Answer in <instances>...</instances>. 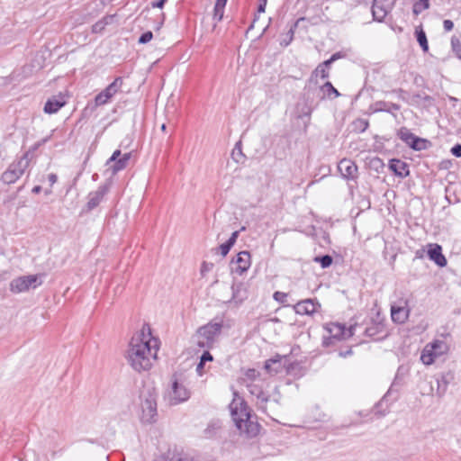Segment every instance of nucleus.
I'll return each instance as SVG.
<instances>
[{"instance_id": "obj_1", "label": "nucleus", "mask_w": 461, "mask_h": 461, "mask_svg": "<svg viewBox=\"0 0 461 461\" xmlns=\"http://www.w3.org/2000/svg\"><path fill=\"white\" fill-rule=\"evenodd\" d=\"M159 341L152 336L151 328L144 323L140 331L131 339L126 353L130 366L137 372L149 370L157 358Z\"/></svg>"}, {"instance_id": "obj_2", "label": "nucleus", "mask_w": 461, "mask_h": 461, "mask_svg": "<svg viewBox=\"0 0 461 461\" xmlns=\"http://www.w3.org/2000/svg\"><path fill=\"white\" fill-rule=\"evenodd\" d=\"M229 407L232 420L240 434L254 438L259 433L260 425L252 419L246 402L237 392L233 393V399Z\"/></svg>"}, {"instance_id": "obj_3", "label": "nucleus", "mask_w": 461, "mask_h": 461, "mask_svg": "<svg viewBox=\"0 0 461 461\" xmlns=\"http://www.w3.org/2000/svg\"><path fill=\"white\" fill-rule=\"evenodd\" d=\"M157 390L152 386H146L140 394V420L143 423H154L157 420Z\"/></svg>"}, {"instance_id": "obj_4", "label": "nucleus", "mask_w": 461, "mask_h": 461, "mask_svg": "<svg viewBox=\"0 0 461 461\" xmlns=\"http://www.w3.org/2000/svg\"><path fill=\"white\" fill-rule=\"evenodd\" d=\"M249 393L256 397V405L260 411L267 410V402H271V411H275L279 406V400H281V394L277 387L275 388L273 393L270 395L264 392L263 388L255 384L250 383L247 384Z\"/></svg>"}, {"instance_id": "obj_5", "label": "nucleus", "mask_w": 461, "mask_h": 461, "mask_svg": "<svg viewBox=\"0 0 461 461\" xmlns=\"http://www.w3.org/2000/svg\"><path fill=\"white\" fill-rule=\"evenodd\" d=\"M222 321H212L200 327L195 334V342L200 348H211L221 332Z\"/></svg>"}, {"instance_id": "obj_6", "label": "nucleus", "mask_w": 461, "mask_h": 461, "mask_svg": "<svg viewBox=\"0 0 461 461\" xmlns=\"http://www.w3.org/2000/svg\"><path fill=\"white\" fill-rule=\"evenodd\" d=\"M29 165V154L25 153L9 165L7 169L2 174L1 180L6 185L15 183L24 174Z\"/></svg>"}, {"instance_id": "obj_7", "label": "nucleus", "mask_w": 461, "mask_h": 461, "mask_svg": "<svg viewBox=\"0 0 461 461\" xmlns=\"http://www.w3.org/2000/svg\"><path fill=\"white\" fill-rule=\"evenodd\" d=\"M447 350L448 346L444 340L436 339L424 347L420 354V360L424 365H431L438 357L447 353Z\"/></svg>"}, {"instance_id": "obj_8", "label": "nucleus", "mask_w": 461, "mask_h": 461, "mask_svg": "<svg viewBox=\"0 0 461 461\" xmlns=\"http://www.w3.org/2000/svg\"><path fill=\"white\" fill-rule=\"evenodd\" d=\"M41 284V282L39 281L37 275L23 276L12 280L10 283V290L16 294L23 293L31 288L34 289L38 287Z\"/></svg>"}, {"instance_id": "obj_9", "label": "nucleus", "mask_w": 461, "mask_h": 461, "mask_svg": "<svg viewBox=\"0 0 461 461\" xmlns=\"http://www.w3.org/2000/svg\"><path fill=\"white\" fill-rule=\"evenodd\" d=\"M122 84L123 78L122 77H117L109 86L95 96V105L100 106L108 104L113 97L121 91Z\"/></svg>"}, {"instance_id": "obj_10", "label": "nucleus", "mask_w": 461, "mask_h": 461, "mask_svg": "<svg viewBox=\"0 0 461 461\" xmlns=\"http://www.w3.org/2000/svg\"><path fill=\"white\" fill-rule=\"evenodd\" d=\"M190 398V391L183 383L174 380L167 394L168 402L171 405H176L187 401Z\"/></svg>"}, {"instance_id": "obj_11", "label": "nucleus", "mask_w": 461, "mask_h": 461, "mask_svg": "<svg viewBox=\"0 0 461 461\" xmlns=\"http://www.w3.org/2000/svg\"><path fill=\"white\" fill-rule=\"evenodd\" d=\"M397 136L412 149L422 150L427 148V140L415 136L406 127L400 128Z\"/></svg>"}, {"instance_id": "obj_12", "label": "nucleus", "mask_w": 461, "mask_h": 461, "mask_svg": "<svg viewBox=\"0 0 461 461\" xmlns=\"http://www.w3.org/2000/svg\"><path fill=\"white\" fill-rule=\"evenodd\" d=\"M131 156V152L122 154L120 149H116L107 160L106 165L114 175L127 167Z\"/></svg>"}, {"instance_id": "obj_13", "label": "nucleus", "mask_w": 461, "mask_h": 461, "mask_svg": "<svg viewBox=\"0 0 461 461\" xmlns=\"http://www.w3.org/2000/svg\"><path fill=\"white\" fill-rule=\"evenodd\" d=\"M354 329L355 326L346 328L345 325L335 322L329 323L326 327L330 337L338 340H344L351 338L354 334Z\"/></svg>"}, {"instance_id": "obj_14", "label": "nucleus", "mask_w": 461, "mask_h": 461, "mask_svg": "<svg viewBox=\"0 0 461 461\" xmlns=\"http://www.w3.org/2000/svg\"><path fill=\"white\" fill-rule=\"evenodd\" d=\"M395 0H374L372 14L375 20L382 22L392 11Z\"/></svg>"}, {"instance_id": "obj_15", "label": "nucleus", "mask_w": 461, "mask_h": 461, "mask_svg": "<svg viewBox=\"0 0 461 461\" xmlns=\"http://www.w3.org/2000/svg\"><path fill=\"white\" fill-rule=\"evenodd\" d=\"M338 170L345 179L353 180L357 177V167L351 159H341L339 162Z\"/></svg>"}, {"instance_id": "obj_16", "label": "nucleus", "mask_w": 461, "mask_h": 461, "mask_svg": "<svg viewBox=\"0 0 461 461\" xmlns=\"http://www.w3.org/2000/svg\"><path fill=\"white\" fill-rule=\"evenodd\" d=\"M109 190L108 185H100L95 191H93L88 194L87 196V203L86 207L88 211L94 210L95 207H97L100 203L103 201L104 195L107 194Z\"/></svg>"}, {"instance_id": "obj_17", "label": "nucleus", "mask_w": 461, "mask_h": 461, "mask_svg": "<svg viewBox=\"0 0 461 461\" xmlns=\"http://www.w3.org/2000/svg\"><path fill=\"white\" fill-rule=\"evenodd\" d=\"M235 267V272L241 275L246 272L251 265V256L249 251H240L235 260L232 262Z\"/></svg>"}, {"instance_id": "obj_18", "label": "nucleus", "mask_w": 461, "mask_h": 461, "mask_svg": "<svg viewBox=\"0 0 461 461\" xmlns=\"http://www.w3.org/2000/svg\"><path fill=\"white\" fill-rule=\"evenodd\" d=\"M428 256L430 260L434 261L438 267H445L447 259L442 254V249L438 244H429L428 249Z\"/></svg>"}, {"instance_id": "obj_19", "label": "nucleus", "mask_w": 461, "mask_h": 461, "mask_svg": "<svg viewBox=\"0 0 461 461\" xmlns=\"http://www.w3.org/2000/svg\"><path fill=\"white\" fill-rule=\"evenodd\" d=\"M65 104V96L59 94V95L52 96L46 102L44 105V112L50 114L55 113Z\"/></svg>"}, {"instance_id": "obj_20", "label": "nucleus", "mask_w": 461, "mask_h": 461, "mask_svg": "<svg viewBox=\"0 0 461 461\" xmlns=\"http://www.w3.org/2000/svg\"><path fill=\"white\" fill-rule=\"evenodd\" d=\"M410 310L405 306L392 305L391 317L393 322L404 323L409 318Z\"/></svg>"}, {"instance_id": "obj_21", "label": "nucleus", "mask_w": 461, "mask_h": 461, "mask_svg": "<svg viewBox=\"0 0 461 461\" xmlns=\"http://www.w3.org/2000/svg\"><path fill=\"white\" fill-rule=\"evenodd\" d=\"M372 111L374 113L378 112H386L391 114H393L394 117H396V114L394 112L399 111L401 106L397 104L391 103V102H385V101H377L374 103L371 107Z\"/></svg>"}, {"instance_id": "obj_22", "label": "nucleus", "mask_w": 461, "mask_h": 461, "mask_svg": "<svg viewBox=\"0 0 461 461\" xmlns=\"http://www.w3.org/2000/svg\"><path fill=\"white\" fill-rule=\"evenodd\" d=\"M318 306L320 305L317 303H314L313 300L306 299L297 303L294 305V310L298 314L311 315L316 312Z\"/></svg>"}, {"instance_id": "obj_23", "label": "nucleus", "mask_w": 461, "mask_h": 461, "mask_svg": "<svg viewBox=\"0 0 461 461\" xmlns=\"http://www.w3.org/2000/svg\"><path fill=\"white\" fill-rule=\"evenodd\" d=\"M389 168L400 177H406L410 174L408 164L401 159H391Z\"/></svg>"}, {"instance_id": "obj_24", "label": "nucleus", "mask_w": 461, "mask_h": 461, "mask_svg": "<svg viewBox=\"0 0 461 461\" xmlns=\"http://www.w3.org/2000/svg\"><path fill=\"white\" fill-rule=\"evenodd\" d=\"M282 357L276 356L274 358L268 359L265 363V369L271 374H277L281 368Z\"/></svg>"}, {"instance_id": "obj_25", "label": "nucleus", "mask_w": 461, "mask_h": 461, "mask_svg": "<svg viewBox=\"0 0 461 461\" xmlns=\"http://www.w3.org/2000/svg\"><path fill=\"white\" fill-rule=\"evenodd\" d=\"M415 35L417 41L419 42L420 48L423 51L427 52L429 50V44L426 33L421 26H417L415 28Z\"/></svg>"}, {"instance_id": "obj_26", "label": "nucleus", "mask_w": 461, "mask_h": 461, "mask_svg": "<svg viewBox=\"0 0 461 461\" xmlns=\"http://www.w3.org/2000/svg\"><path fill=\"white\" fill-rule=\"evenodd\" d=\"M429 0H418L414 3L412 12L415 15L420 14L424 10L428 9L429 6Z\"/></svg>"}, {"instance_id": "obj_27", "label": "nucleus", "mask_w": 461, "mask_h": 461, "mask_svg": "<svg viewBox=\"0 0 461 461\" xmlns=\"http://www.w3.org/2000/svg\"><path fill=\"white\" fill-rule=\"evenodd\" d=\"M232 289V299L237 302H241L244 298L243 294H241V292L245 294V290L243 289L242 284L233 285L231 286Z\"/></svg>"}, {"instance_id": "obj_28", "label": "nucleus", "mask_w": 461, "mask_h": 461, "mask_svg": "<svg viewBox=\"0 0 461 461\" xmlns=\"http://www.w3.org/2000/svg\"><path fill=\"white\" fill-rule=\"evenodd\" d=\"M321 90L327 95V96L330 97L331 95H334V97L339 96V91L332 86L330 82H326L322 86Z\"/></svg>"}, {"instance_id": "obj_29", "label": "nucleus", "mask_w": 461, "mask_h": 461, "mask_svg": "<svg viewBox=\"0 0 461 461\" xmlns=\"http://www.w3.org/2000/svg\"><path fill=\"white\" fill-rule=\"evenodd\" d=\"M231 156H232V158L236 162H238V163L242 162V158H244V155L242 153L240 142L235 145V148L233 149V150L231 152Z\"/></svg>"}, {"instance_id": "obj_30", "label": "nucleus", "mask_w": 461, "mask_h": 461, "mask_svg": "<svg viewBox=\"0 0 461 461\" xmlns=\"http://www.w3.org/2000/svg\"><path fill=\"white\" fill-rule=\"evenodd\" d=\"M384 326L382 324H375L370 327H367L365 330L366 334L369 337H374L378 333L382 332Z\"/></svg>"}, {"instance_id": "obj_31", "label": "nucleus", "mask_w": 461, "mask_h": 461, "mask_svg": "<svg viewBox=\"0 0 461 461\" xmlns=\"http://www.w3.org/2000/svg\"><path fill=\"white\" fill-rule=\"evenodd\" d=\"M316 262H319L322 268L329 267L332 264V258L330 255H324L321 257H317L314 259Z\"/></svg>"}, {"instance_id": "obj_32", "label": "nucleus", "mask_w": 461, "mask_h": 461, "mask_svg": "<svg viewBox=\"0 0 461 461\" xmlns=\"http://www.w3.org/2000/svg\"><path fill=\"white\" fill-rule=\"evenodd\" d=\"M451 46H452L453 52L456 54V56L458 59H461V45H460L459 39L457 37H456V36L452 37Z\"/></svg>"}, {"instance_id": "obj_33", "label": "nucleus", "mask_w": 461, "mask_h": 461, "mask_svg": "<svg viewBox=\"0 0 461 461\" xmlns=\"http://www.w3.org/2000/svg\"><path fill=\"white\" fill-rule=\"evenodd\" d=\"M317 75H320L321 78H327L329 77V69L326 67H323L322 65H319L315 71Z\"/></svg>"}, {"instance_id": "obj_34", "label": "nucleus", "mask_w": 461, "mask_h": 461, "mask_svg": "<svg viewBox=\"0 0 461 461\" xmlns=\"http://www.w3.org/2000/svg\"><path fill=\"white\" fill-rule=\"evenodd\" d=\"M273 298L280 303H285L286 302L287 294L276 291L274 293Z\"/></svg>"}, {"instance_id": "obj_35", "label": "nucleus", "mask_w": 461, "mask_h": 461, "mask_svg": "<svg viewBox=\"0 0 461 461\" xmlns=\"http://www.w3.org/2000/svg\"><path fill=\"white\" fill-rule=\"evenodd\" d=\"M153 38V34L151 32H144L139 39V43L140 44H146L151 41Z\"/></svg>"}, {"instance_id": "obj_36", "label": "nucleus", "mask_w": 461, "mask_h": 461, "mask_svg": "<svg viewBox=\"0 0 461 461\" xmlns=\"http://www.w3.org/2000/svg\"><path fill=\"white\" fill-rule=\"evenodd\" d=\"M231 247H232V245L230 243H229L228 241H226L225 243L221 244L218 249L220 250V253L221 254V256L225 257L230 250Z\"/></svg>"}, {"instance_id": "obj_37", "label": "nucleus", "mask_w": 461, "mask_h": 461, "mask_svg": "<svg viewBox=\"0 0 461 461\" xmlns=\"http://www.w3.org/2000/svg\"><path fill=\"white\" fill-rule=\"evenodd\" d=\"M105 26L104 24L103 23V22L100 20L98 22H96L93 26H92V32L94 33H101L103 32V31L104 30Z\"/></svg>"}, {"instance_id": "obj_38", "label": "nucleus", "mask_w": 461, "mask_h": 461, "mask_svg": "<svg viewBox=\"0 0 461 461\" xmlns=\"http://www.w3.org/2000/svg\"><path fill=\"white\" fill-rule=\"evenodd\" d=\"M223 14H224V9L222 8H217L214 6V9H213V19L216 21V22H220L221 21L222 17H223Z\"/></svg>"}, {"instance_id": "obj_39", "label": "nucleus", "mask_w": 461, "mask_h": 461, "mask_svg": "<svg viewBox=\"0 0 461 461\" xmlns=\"http://www.w3.org/2000/svg\"><path fill=\"white\" fill-rule=\"evenodd\" d=\"M280 410V405L276 409L275 411H271V402H267V411H262L264 413H266L267 415H268L269 417H271L273 420H275L273 418V415H276L278 413Z\"/></svg>"}, {"instance_id": "obj_40", "label": "nucleus", "mask_w": 461, "mask_h": 461, "mask_svg": "<svg viewBox=\"0 0 461 461\" xmlns=\"http://www.w3.org/2000/svg\"><path fill=\"white\" fill-rule=\"evenodd\" d=\"M202 362H212L213 360L212 355L209 351H204L201 356Z\"/></svg>"}, {"instance_id": "obj_41", "label": "nucleus", "mask_w": 461, "mask_h": 461, "mask_svg": "<svg viewBox=\"0 0 461 461\" xmlns=\"http://www.w3.org/2000/svg\"><path fill=\"white\" fill-rule=\"evenodd\" d=\"M259 375V373L256 369H249L246 372V377L251 380L256 379Z\"/></svg>"}, {"instance_id": "obj_42", "label": "nucleus", "mask_w": 461, "mask_h": 461, "mask_svg": "<svg viewBox=\"0 0 461 461\" xmlns=\"http://www.w3.org/2000/svg\"><path fill=\"white\" fill-rule=\"evenodd\" d=\"M451 152L456 158H461V144H459V143L456 144L452 148Z\"/></svg>"}, {"instance_id": "obj_43", "label": "nucleus", "mask_w": 461, "mask_h": 461, "mask_svg": "<svg viewBox=\"0 0 461 461\" xmlns=\"http://www.w3.org/2000/svg\"><path fill=\"white\" fill-rule=\"evenodd\" d=\"M204 366H205V362H202V359H200V362L198 363V365L196 366V372L200 376H202L205 373Z\"/></svg>"}, {"instance_id": "obj_44", "label": "nucleus", "mask_w": 461, "mask_h": 461, "mask_svg": "<svg viewBox=\"0 0 461 461\" xmlns=\"http://www.w3.org/2000/svg\"><path fill=\"white\" fill-rule=\"evenodd\" d=\"M213 267V264L212 263H207V262H203L202 264V267H201V273L202 275H203L205 272H208L210 271Z\"/></svg>"}, {"instance_id": "obj_45", "label": "nucleus", "mask_w": 461, "mask_h": 461, "mask_svg": "<svg viewBox=\"0 0 461 461\" xmlns=\"http://www.w3.org/2000/svg\"><path fill=\"white\" fill-rule=\"evenodd\" d=\"M114 17H115L114 14L106 15L101 21L103 22L104 26H106V25L111 24V23H113Z\"/></svg>"}, {"instance_id": "obj_46", "label": "nucleus", "mask_w": 461, "mask_h": 461, "mask_svg": "<svg viewBox=\"0 0 461 461\" xmlns=\"http://www.w3.org/2000/svg\"><path fill=\"white\" fill-rule=\"evenodd\" d=\"M443 27L446 32H450L454 28V23L451 20H444Z\"/></svg>"}, {"instance_id": "obj_47", "label": "nucleus", "mask_w": 461, "mask_h": 461, "mask_svg": "<svg viewBox=\"0 0 461 461\" xmlns=\"http://www.w3.org/2000/svg\"><path fill=\"white\" fill-rule=\"evenodd\" d=\"M356 123L358 124V127L361 129L362 131L368 127V122L363 119L357 121Z\"/></svg>"}, {"instance_id": "obj_48", "label": "nucleus", "mask_w": 461, "mask_h": 461, "mask_svg": "<svg viewBox=\"0 0 461 461\" xmlns=\"http://www.w3.org/2000/svg\"><path fill=\"white\" fill-rule=\"evenodd\" d=\"M239 233H240L239 230L232 232L231 236L230 237V239L227 241L233 246L238 239Z\"/></svg>"}, {"instance_id": "obj_49", "label": "nucleus", "mask_w": 461, "mask_h": 461, "mask_svg": "<svg viewBox=\"0 0 461 461\" xmlns=\"http://www.w3.org/2000/svg\"><path fill=\"white\" fill-rule=\"evenodd\" d=\"M48 180H49L50 185H53L58 181V176L56 174L51 173L48 176Z\"/></svg>"}, {"instance_id": "obj_50", "label": "nucleus", "mask_w": 461, "mask_h": 461, "mask_svg": "<svg viewBox=\"0 0 461 461\" xmlns=\"http://www.w3.org/2000/svg\"><path fill=\"white\" fill-rule=\"evenodd\" d=\"M227 1L228 0H216V3H215V7H217L218 9L219 8H222L224 9L225 8V5L227 4Z\"/></svg>"}, {"instance_id": "obj_51", "label": "nucleus", "mask_w": 461, "mask_h": 461, "mask_svg": "<svg viewBox=\"0 0 461 461\" xmlns=\"http://www.w3.org/2000/svg\"><path fill=\"white\" fill-rule=\"evenodd\" d=\"M166 2H167V0H158V2H152L151 3V6L152 7L162 8Z\"/></svg>"}, {"instance_id": "obj_52", "label": "nucleus", "mask_w": 461, "mask_h": 461, "mask_svg": "<svg viewBox=\"0 0 461 461\" xmlns=\"http://www.w3.org/2000/svg\"><path fill=\"white\" fill-rule=\"evenodd\" d=\"M165 461H194V460L191 458H188V457H177V458L172 457L169 459H166Z\"/></svg>"}, {"instance_id": "obj_53", "label": "nucleus", "mask_w": 461, "mask_h": 461, "mask_svg": "<svg viewBox=\"0 0 461 461\" xmlns=\"http://www.w3.org/2000/svg\"><path fill=\"white\" fill-rule=\"evenodd\" d=\"M452 191H455V186L454 185L450 184L447 189H446V192H447V198L449 197V194L452 192Z\"/></svg>"}, {"instance_id": "obj_54", "label": "nucleus", "mask_w": 461, "mask_h": 461, "mask_svg": "<svg viewBox=\"0 0 461 461\" xmlns=\"http://www.w3.org/2000/svg\"><path fill=\"white\" fill-rule=\"evenodd\" d=\"M266 5H267V2H260L259 5H258V12L259 13H264Z\"/></svg>"}, {"instance_id": "obj_55", "label": "nucleus", "mask_w": 461, "mask_h": 461, "mask_svg": "<svg viewBox=\"0 0 461 461\" xmlns=\"http://www.w3.org/2000/svg\"><path fill=\"white\" fill-rule=\"evenodd\" d=\"M333 63V61L329 59L327 60H325L324 62L321 63V65H322L323 67H326L328 69L330 68V66Z\"/></svg>"}, {"instance_id": "obj_56", "label": "nucleus", "mask_w": 461, "mask_h": 461, "mask_svg": "<svg viewBox=\"0 0 461 461\" xmlns=\"http://www.w3.org/2000/svg\"><path fill=\"white\" fill-rule=\"evenodd\" d=\"M351 354H352V350L351 349H348V350H347L345 352H342V351L339 352V356L343 357H347L348 355H351Z\"/></svg>"}, {"instance_id": "obj_57", "label": "nucleus", "mask_w": 461, "mask_h": 461, "mask_svg": "<svg viewBox=\"0 0 461 461\" xmlns=\"http://www.w3.org/2000/svg\"><path fill=\"white\" fill-rule=\"evenodd\" d=\"M339 58H340V53L337 52V53H334L330 59L334 62L335 60H337Z\"/></svg>"}, {"instance_id": "obj_58", "label": "nucleus", "mask_w": 461, "mask_h": 461, "mask_svg": "<svg viewBox=\"0 0 461 461\" xmlns=\"http://www.w3.org/2000/svg\"><path fill=\"white\" fill-rule=\"evenodd\" d=\"M41 187L40 185H36V186H34V187L32 188V193H34V194H39V193L41 192Z\"/></svg>"}, {"instance_id": "obj_59", "label": "nucleus", "mask_w": 461, "mask_h": 461, "mask_svg": "<svg viewBox=\"0 0 461 461\" xmlns=\"http://www.w3.org/2000/svg\"><path fill=\"white\" fill-rule=\"evenodd\" d=\"M104 5L110 3L112 0H101Z\"/></svg>"}, {"instance_id": "obj_60", "label": "nucleus", "mask_w": 461, "mask_h": 461, "mask_svg": "<svg viewBox=\"0 0 461 461\" xmlns=\"http://www.w3.org/2000/svg\"><path fill=\"white\" fill-rule=\"evenodd\" d=\"M50 194H51V190L50 189H48V190L45 191V194L46 195H49Z\"/></svg>"}, {"instance_id": "obj_61", "label": "nucleus", "mask_w": 461, "mask_h": 461, "mask_svg": "<svg viewBox=\"0 0 461 461\" xmlns=\"http://www.w3.org/2000/svg\"><path fill=\"white\" fill-rule=\"evenodd\" d=\"M443 164H445V167H447L448 164H451V162L450 161H447V162H443Z\"/></svg>"}, {"instance_id": "obj_62", "label": "nucleus", "mask_w": 461, "mask_h": 461, "mask_svg": "<svg viewBox=\"0 0 461 461\" xmlns=\"http://www.w3.org/2000/svg\"><path fill=\"white\" fill-rule=\"evenodd\" d=\"M161 130H162L163 131H166V124H162V125H161Z\"/></svg>"}, {"instance_id": "obj_63", "label": "nucleus", "mask_w": 461, "mask_h": 461, "mask_svg": "<svg viewBox=\"0 0 461 461\" xmlns=\"http://www.w3.org/2000/svg\"><path fill=\"white\" fill-rule=\"evenodd\" d=\"M383 402H384V399H382V400L379 402V403L377 404V406L382 405V404H383Z\"/></svg>"}, {"instance_id": "obj_64", "label": "nucleus", "mask_w": 461, "mask_h": 461, "mask_svg": "<svg viewBox=\"0 0 461 461\" xmlns=\"http://www.w3.org/2000/svg\"><path fill=\"white\" fill-rule=\"evenodd\" d=\"M260 2H267V0H260Z\"/></svg>"}]
</instances>
